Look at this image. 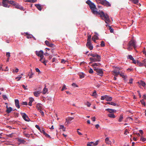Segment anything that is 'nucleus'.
Masks as SVG:
<instances>
[{"instance_id": "obj_1", "label": "nucleus", "mask_w": 146, "mask_h": 146, "mask_svg": "<svg viewBox=\"0 0 146 146\" xmlns=\"http://www.w3.org/2000/svg\"><path fill=\"white\" fill-rule=\"evenodd\" d=\"M86 3L89 6L93 14H98L100 15L101 17H104L106 23L107 24L111 22V21L110 19L109 16L107 14H105L104 12L102 11H100V12L98 11L96 5L90 0H88L86 1Z\"/></svg>"}, {"instance_id": "obj_2", "label": "nucleus", "mask_w": 146, "mask_h": 146, "mask_svg": "<svg viewBox=\"0 0 146 146\" xmlns=\"http://www.w3.org/2000/svg\"><path fill=\"white\" fill-rule=\"evenodd\" d=\"M101 56L99 55H97L96 57L90 58V60L91 62H99L100 61Z\"/></svg>"}, {"instance_id": "obj_3", "label": "nucleus", "mask_w": 146, "mask_h": 146, "mask_svg": "<svg viewBox=\"0 0 146 146\" xmlns=\"http://www.w3.org/2000/svg\"><path fill=\"white\" fill-rule=\"evenodd\" d=\"M94 70L98 73V74L102 76L103 75V72L102 69H99L96 67H94Z\"/></svg>"}, {"instance_id": "obj_4", "label": "nucleus", "mask_w": 146, "mask_h": 146, "mask_svg": "<svg viewBox=\"0 0 146 146\" xmlns=\"http://www.w3.org/2000/svg\"><path fill=\"white\" fill-rule=\"evenodd\" d=\"M128 44L132 46L135 49L136 47V41L133 40H132L129 41Z\"/></svg>"}, {"instance_id": "obj_5", "label": "nucleus", "mask_w": 146, "mask_h": 146, "mask_svg": "<svg viewBox=\"0 0 146 146\" xmlns=\"http://www.w3.org/2000/svg\"><path fill=\"white\" fill-rule=\"evenodd\" d=\"M36 54L38 56L40 57V58H43V52L42 50H40L39 51H36Z\"/></svg>"}, {"instance_id": "obj_6", "label": "nucleus", "mask_w": 146, "mask_h": 146, "mask_svg": "<svg viewBox=\"0 0 146 146\" xmlns=\"http://www.w3.org/2000/svg\"><path fill=\"white\" fill-rule=\"evenodd\" d=\"M21 114L22 115L23 118L25 120L27 121H30V119L26 113H21Z\"/></svg>"}, {"instance_id": "obj_7", "label": "nucleus", "mask_w": 146, "mask_h": 146, "mask_svg": "<svg viewBox=\"0 0 146 146\" xmlns=\"http://www.w3.org/2000/svg\"><path fill=\"white\" fill-rule=\"evenodd\" d=\"M121 70V68H117V70H115L112 71V72L115 74L113 75L115 76H117L120 74L119 70Z\"/></svg>"}, {"instance_id": "obj_8", "label": "nucleus", "mask_w": 146, "mask_h": 146, "mask_svg": "<svg viewBox=\"0 0 146 146\" xmlns=\"http://www.w3.org/2000/svg\"><path fill=\"white\" fill-rule=\"evenodd\" d=\"M86 46L91 50L93 49V46L92 44L90 41L87 42L86 44Z\"/></svg>"}, {"instance_id": "obj_9", "label": "nucleus", "mask_w": 146, "mask_h": 146, "mask_svg": "<svg viewBox=\"0 0 146 146\" xmlns=\"http://www.w3.org/2000/svg\"><path fill=\"white\" fill-rule=\"evenodd\" d=\"M96 1L99 3H100L101 4L105 5L106 3V0H95Z\"/></svg>"}, {"instance_id": "obj_10", "label": "nucleus", "mask_w": 146, "mask_h": 146, "mask_svg": "<svg viewBox=\"0 0 146 146\" xmlns=\"http://www.w3.org/2000/svg\"><path fill=\"white\" fill-rule=\"evenodd\" d=\"M6 0H3L2 5L3 7H9L10 5L8 6L7 3L6 2Z\"/></svg>"}, {"instance_id": "obj_11", "label": "nucleus", "mask_w": 146, "mask_h": 146, "mask_svg": "<svg viewBox=\"0 0 146 146\" xmlns=\"http://www.w3.org/2000/svg\"><path fill=\"white\" fill-rule=\"evenodd\" d=\"M15 104L16 106L19 109L20 108V106L19 104V102L18 99H16L15 100Z\"/></svg>"}, {"instance_id": "obj_12", "label": "nucleus", "mask_w": 146, "mask_h": 146, "mask_svg": "<svg viewBox=\"0 0 146 146\" xmlns=\"http://www.w3.org/2000/svg\"><path fill=\"white\" fill-rule=\"evenodd\" d=\"M45 43L46 45L50 47H52L53 46L54 44L51 43H50L48 40H46L45 41Z\"/></svg>"}, {"instance_id": "obj_13", "label": "nucleus", "mask_w": 146, "mask_h": 146, "mask_svg": "<svg viewBox=\"0 0 146 146\" xmlns=\"http://www.w3.org/2000/svg\"><path fill=\"white\" fill-rule=\"evenodd\" d=\"M39 61L41 62L44 64L45 65H46V63L47 62V61L45 60V58H40L39 60Z\"/></svg>"}, {"instance_id": "obj_14", "label": "nucleus", "mask_w": 146, "mask_h": 146, "mask_svg": "<svg viewBox=\"0 0 146 146\" xmlns=\"http://www.w3.org/2000/svg\"><path fill=\"white\" fill-rule=\"evenodd\" d=\"M39 61L41 62L44 64L45 65H46V63L47 62V61L45 60V58H40L39 60Z\"/></svg>"}, {"instance_id": "obj_15", "label": "nucleus", "mask_w": 146, "mask_h": 146, "mask_svg": "<svg viewBox=\"0 0 146 146\" xmlns=\"http://www.w3.org/2000/svg\"><path fill=\"white\" fill-rule=\"evenodd\" d=\"M39 61L41 62L44 64L45 65H46V63L47 62V61L45 60V58H40L39 60Z\"/></svg>"}, {"instance_id": "obj_16", "label": "nucleus", "mask_w": 146, "mask_h": 146, "mask_svg": "<svg viewBox=\"0 0 146 146\" xmlns=\"http://www.w3.org/2000/svg\"><path fill=\"white\" fill-rule=\"evenodd\" d=\"M39 61L41 62L44 64L45 65H46V63L47 62V61L45 60V58H40L39 60Z\"/></svg>"}, {"instance_id": "obj_17", "label": "nucleus", "mask_w": 146, "mask_h": 146, "mask_svg": "<svg viewBox=\"0 0 146 146\" xmlns=\"http://www.w3.org/2000/svg\"><path fill=\"white\" fill-rule=\"evenodd\" d=\"M7 110L6 111V112L9 113H10L12 111V108L11 107H8L7 106H6Z\"/></svg>"}, {"instance_id": "obj_18", "label": "nucleus", "mask_w": 146, "mask_h": 146, "mask_svg": "<svg viewBox=\"0 0 146 146\" xmlns=\"http://www.w3.org/2000/svg\"><path fill=\"white\" fill-rule=\"evenodd\" d=\"M106 111H108L110 113H113L115 112L116 111L113 109L108 108L106 109Z\"/></svg>"}, {"instance_id": "obj_19", "label": "nucleus", "mask_w": 146, "mask_h": 146, "mask_svg": "<svg viewBox=\"0 0 146 146\" xmlns=\"http://www.w3.org/2000/svg\"><path fill=\"white\" fill-rule=\"evenodd\" d=\"M137 83L139 85H141L143 87L145 86L146 85L145 82L141 80L140 81V82H138Z\"/></svg>"}, {"instance_id": "obj_20", "label": "nucleus", "mask_w": 146, "mask_h": 146, "mask_svg": "<svg viewBox=\"0 0 146 146\" xmlns=\"http://www.w3.org/2000/svg\"><path fill=\"white\" fill-rule=\"evenodd\" d=\"M29 103L28 105L29 106H32V102H33L34 101V99L32 98H29Z\"/></svg>"}, {"instance_id": "obj_21", "label": "nucleus", "mask_w": 146, "mask_h": 146, "mask_svg": "<svg viewBox=\"0 0 146 146\" xmlns=\"http://www.w3.org/2000/svg\"><path fill=\"white\" fill-rule=\"evenodd\" d=\"M74 118V117H68V118L66 119V122H67L68 123H70L71 120H72Z\"/></svg>"}, {"instance_id": "obj_22", "label": "nucleus", "mask_w": 146, "mask_h": 146, "mask_svg": "<svg viewBox=\"0 0 146 146\" xmlns=\"http://www.w3.org/2000/svg\"><path fill=\"white\" fill-rule=\"evenodd\" d=\"M36 7L37 8V9L39 11H41L42 10V8L40 4H36L35 5Z\"/></svg>"}, {"instance_id": "obj_23", "label": "nucleus", "mask_w": 146, "mask_h": 146, "mask_svg": "<svg viewBox=\"0 0 146 146\" xmlns=\"http://www.w3.org/2000/svg\"><path fill=\"white\" fill-rule=\"evenodd\" d=\"M48 91V90L46 88V86L45 85V87L43 89V91L42 92V93L43 94H45Z\"/></svg>"}, {"instance_id": "obj_24", "label": "nucleus", "mask_w": 146, "mask_h": 146, "mask_svg": "<svg viewBox=\"0 0 146 146\" xmlns=\"http://www.w3.org/2000/svg\"><path fill=\"white\" fill-rule=\"evenodd\" d=\"M98 34L96 33L95 35L93 36L92 38V39H94L95 40H98L99 38L98 36Z\"/></svg>"}, {"instance_id": "obj_25", "label": "nucleus", "mask_w": 146, "mask_h": 146, "mask_svg": "<svg viewBox=\"0 0 146 146\" xmlns=\"http://www.w3.org/2000/svg\"><path fill=\"white\" fill-rule=\"evenodd\" d=\"M34 95L36 97H38L39 95L40 92L39 91H35L33 92Z\"/></svg>"}, {"instance_id": "obj_26", "label": "nucleus", "mask_w": 146, "mask_h": 146, "mask_svg": "<svg viewBox=\"0 0 146 146\" xmlns=\"http://www.w3.org/2000/svg\"><path fill=\"white\" fill-rule=\"evenodd\" d=\"M106 100L107 101H110L112 100V98L111 97H110L107 95H106Z\"/></svg>"}, {"instance_id": "obj_27", "label": "nucleus", "mask_w": 146, "mask_h": 146, "mask_svg": "<svg viewBox=\"0 0 146 146\" xmlns=\"http://www.w3.org/2000/svg\"><path fill=\"white\" fill-rule=\"evenodd\" d=\"M106 143L108 144H111V141H109V138L108 137H107L105 139Z\"/></svg>"}, {"instance_id": "obj_28", "label": "nucleus", "mask_w": 146, "mask_h": 146, "mask_svg": "<svg viewBox=\"0 0 146 146\" xmlns=\"http://www.w3.org/2000/svg\"><path fill=\"white\" fill-rule=\"evenodd\" d=\"M108 116L111 118H114L115 117V116L113 114L109 113Z\"/></svg>"}, {"instance_id": "obj_29", "label": "nucleus", "mask_w": 146, "mask_h": 146, "mask_svg": "<svg viewBox=\"0 0 146 146\" xmlns=\"http://www.w3.org/2000/svg\"><path fill=\"white\" fill-rule=\"evenodd\" d=\"M42 107V104H40L38 103L37 104L36 107L38 109H40Z\"/></svg>"}, {"instance_id": "obj_30", "label": "nucleus", "mask_w": 146, "mask_h": 146, "mask_svg": "<svg viewBox=\"0 0 146 146\" xmlns=\"http://www.w3.org/2000/svg\"><path fill=\"white\" fill-rule=\"evenodd\" d=\"M127 46H128V47L127 48V49L128 50L130 51L133 49V48L132 47V46L129 45L128 44H127Z\"/></svg>"}, {"instance_id": "obj_31", "label": "nucleus", "mask_w": 146, "mask_h": 146, "mask_svg": "<svg viewBox=\"0 0 146 146\" xmlns=\"http://www.w3.org/2000/svg\"><path fill=\"white\" fill-rule=\"evenodd\" d=\"M123 119V115H121L119 117V118L118 120L120 122H121Z\"/></svg>"}, {"instance_id": "obj_32", "label": "nucleus", "mask_w": 146, "mask_h": 146, "mask_svg": "<svg viewBox=\"0 0 146 146\" xmlns=\"http://www.w3.org/2000/svg\"><path fill=\"white\" fill-rule=\"evenodd\" d=\"M137 64L139 66H143V64L144 63H141L140 62H139V61L138 60H137Z\"/></svg>"}, {"instance_id": "obj_33", "label": "nucleus", "mask_w": 146, "mask_h": 146, "mask_svg": "<svg viewBox=\"0 0 146 146\" xmlns=\"http://www.w3.org/2000/svg\"><path fill=\"white\" fill-rule=\"evenodd\" d=\"M66 128L63 125H60V129H62L64 131H65Z\"/></svg>"}, {"instance_id": "obj_34", "label": "nucleus", "mask_w": 146, "mask_h": 146, "mask_svg": "<svg viewBox=\"0 0 146 146\" xmlns=\"http://www.w3.org/2000/svg\"><path fill=\"white\" fill-rule=\"evenodd\" d=\"M14 6H15V7L18 9H19V7L20 6L19 5L18 3H14Z\"/></svg>"}, {"instance_id": "obj_35", "label": "nucleus", "mask_w": 146, "mask_h": 146, "mask_svg": "<svg viewBox=\"0 0 146 146\" xmlns=\"http://www.w3.org/2000/svg\"><path fill=\"white\" fill-rule=\"evenodd\" d=\"M37 0H26V2L30 3H35L36 1Z\"/></svg>"}, {"instance_id": "obj_36", "label": "nucleus", "mask_w": 146, "mask_h": 146, "mask_svg": "<svg viewBox=\"0 0 146 146\" xmlns=\"http://www.w3.org/2000/svg\"><path fill=\"white\" fill-rule=\"evenodd\" d=\"M127 59H129L132 60H133V59H134L133 56L130 55H128V56H127Z\"/></svg>"}, {"instance_id": "obj_37", "label": "nucleus", "mask_w": 146, "mask_h": 146, "mask_svg": "<svg viewBox=\"0 0 146 146\" xmlns=\"http://www.w3.org/2000/svg\"><path fill=\"white\" fill-rule=\"evenodd\" d=\"M106 103L107 104L111 105L114 106H115L116 105V104L113 102H107Z\"/></svg>"}, {"instance_id": "obj_38", "label": "nucleus", "mask_w": 146, "mask_h": 146, "mask_svg": "<svg viewBox=\"0 0 146 146\" xmlns=\"http://www.w3.org/2000/svg\"><path fill=\"white\" fill-rule=\"evenodd\" d=\"M88 55H90L91 56H92L94 57H96L97 55H98V54H93L92 53H90Z\"/></svg>"}, {"instance_id": "obj_39", "label": "nucleus", "mask_w": 146, "mask_h": 146, "mask_svg": "<svg viewBox=\"0 0 146 146\" xmlns=\"http://www.w3.org/2000/svg\"><path fill=\"white\" fill-rule=\"evenodd\" d=\"M111 4L108 1H106L105 6H106L107 7H110L111 6Z\"/></svg>"}, {"instance_id": "obj_40", "label": "nucleus", "mask_w": 146, "mask_h": 146, "mask_svg": "<svg viewBox=\"0 0 146 146\" xmlns=\"http://www.w3.org/2000/svg\"><path fill=\"white\" fill-rule=\"evenodd\" d=\"M85 105H86L87 106L90 107L91 105L90 103L88 102H86L84 103Z\"/></svg>"}, {"instance_id": "obj_41", "label": "nucleus", "mask_w": 146, "mask_h": 146, "mask_svg": "<svg viewBox=\"0 0 146 146\" xmlns=\"http://www.w3.org/2000/svg\"><path fill=\"white\" fill-rule=\"evenodd\" d=\"M100 64L99 63H94L92 64V66L94 67L95 66H100Z\"/></svg>"}, {"instance_id": "obj_42", "label": "nucleus", "mask_w": 146, "mask_h": 146, "mask_svg": "<svg viewBox=\"0 0 146 146\" xmlns=\"http://www.w3.org/2000/svg\"><path fill=\"white\" fill-rule=\"evenodd\" d=\"M131 1L134 4H137L139 0H131Z\"/></svg>"}, {"instance_id": "obj_43", "label": "nucleus", "mask_w": 146, "mask_h": 146, "mask_svg": "<svg viewBox=\"0 0 146 146\" xmlns=\"http://www.w3.org/2000/svg\"><path fill=\"white\" fill-rule=\"evenodd\" d=\"M96 95H97V94H96V91L95 90H94L92 93V96H94L95 97H96Z\"/></svg>"}, {"instance_id": "obj_44", "label": "nucleus", "mask_w": 146, "mask_h": 146, "mask_svg": "<svg viewBox=\"0 0 146 146\" xmlns=\"http://www.w3.org/2000/svg\"><path fill=\"white\" fill-rule=\"evenodd\" d=\"M109 30H110V32L111 33H113V29L112 28L111 26H109Z\"/></svg>"}, {"instance_id": "obj_45", "label": "nucleus", "mask_w": 146, "mask_h": 146, "mask_svg": "<svg viewBox=\"0 0 146 146\" xmlns=\"http://www.w3.org/2000/svg\"><path fill=\"white\" fill-rule=\"evenodd\" d=\"M8 3L10 4L13 5H14V3H15L14 1H8Z\"/></svg>"}, {"instance_id": "obj_46", "label": "nucleus", "mask_w": 146, "mask_h": 146, "mask_svg": "<svg viewBox=\"0 0 146 146\" xmlns=\"http://www.w3.org/2000/svg\"><path fill=\"white\" fill-rule=\"evenodd\" d=\"M101 46L102 47H104L105 46V43L104 41H102L100 44Z\"/></svg>"}, {"instance_id": "obj_47", "label": "nucleus", "mask_w": 146, "mask_h": 146, "mask_svg": "<svg viewBox=\"0 0 146 146\" xmlns=\"http://www.w3.org/2000/svg\"><path fill=\"white\" fill-rule=\"evenodd\" d=\"M146 139L144 138L143 137H141L140 138V140L142 141L143 142H144L146 141Z\"/></svg>"}, {"instance_id": "obj_48", "label": "nucleus", "mask_w": 146, "mask_h": 146, "mask_svg": "<svg viewBox=\"0 0 146 146\" xmlns=\"http://www.w3.org/2000/svg\"><path fill=\"white\" fill-rule=\"evenodd\" d=\"M18 141L20 142L21 143H24L25 142V141L23 139H18Z\"/></svg>"}, {"instance_id": "obj_49", "label": "nucleus", "mask_w": 146, "mask_h": 146, "mask_svg": "<svg viewBox=\"0 0 146 146\" xmlns=\"http://www.w3.org/2000/svg\"><path fill=\"white\" fill-rule=\"evenodd\" d=\"M140 102L141 103V104L143 105H144L145 106V102H144L143 100H142L140 101Z\"/></svg>"}, {"instance_id": "obj_50", "label": "nucleus", "mask_w": 146, "mask_h": 146, "mask_svg": "<svg viewBox=\"0 0 146 146\" xmlns=\"http://www.w3.org/2000/svg\"><path fill=\"white\" fill-rule=\"evenodd\" d=\"M4 100H6L7 99V97L5 95H3L2 96Z\"/></svg>"}, {"instance_id": "obj_51", "label": "nucleus", "mask_w": 146, "mask_h": 146, "mask_svg": "<svg viewBox=\"0 0 146 146\" xmlns=\"http://www.w3.org/2000/svg\"><path fill=\"white\" fill-rule=\"evenodd\" d=\"M91 37V36L90 35L88 36L87 39L88 42L90 41Z\"/></svg>"}, {"instance_id": "obj_52", "label": "nucleus", "mask_w": 146, "mask_h": 146, "mask_svg": "<svg viewBox=\"0 0 146 146\" xmlns=\"http://www.w3.org/2000/svg\"><path fill=\"white\" fill-rule=\"evenodd\" d=\"M6 56L8 57H10V54L9 52H7L6 54Z\"/></svg>"}, {"instance_id": "obj_53", "label": "nucleus", "mask_w": 146, "mask_h": 146, "mask_svg": "<svg viewBox=\"0 0 146 146\" xmlns=\"http://www.w3.org/2000/svg\"><path fill=\"white\" fill-rule=\"evenodd\" d=\"M31 73L29 75V78H31L32 77V76L34 74L32 72V70H31Z\"/></svg>"}, {"instance_id": "obj_54", "label": "nucleus", "mask_w": 146, "mask_h": 146, "mask_svg": "<svg viewBox=\"0 0 146 146\" xmlns=\"http://www.w3.org/2000/svg\"><path fill=\"white\" fill-rule=\"evenodd\" d=\"M119 75L121 77H122L123 78L125 79L126 78L125 76L122 74H119Z\"/></svg>"}, {"instance_id": "obj_55", "label": "nucleus", "mask_w": 146, "mask_h": 146, "mask_svg": "<svg viewBox=\"0 0 146 146\" xmlns=\"http://www.w3.org/2000/svg\"><path fill=\"white\" fill-rule=\"evenodd\" d=\"M106 95H105L104 96H102L101 98V99L102 100H104L105 99H106Z\"/></svg>"}, {"instance_id": "obj_56", "label": "nucleus", "mask_w": 146, "mask_h": 146, "mask_svg": "<svg viewBox=\"0 0 146 146\" xmlns=\"http://www.w3.org/2000/svg\"><path fill=\"white\" fill-rule=\"evenodd\" d=\"M89 72L90 74L93 73V71L92 69L90 68L89 70Z\"/></svg>"}, {"instance_id": "obj_57", "label": "nucleus", "mask_w": 146, "mask_h": 146, "mask_svg": "<svg viewBox=\"0 0 146 146\" xmlns=\"http://www.w3.org/2000/svg\"><path fill=\"white\" fill-rule=\"evenodd\" d=\"M35 127L37 128L38 130H39L40 131L41 130V129L39 127V126L38 125H36Z\"/></svg>"}, {"instance_id": "obj_58", "label": "nucleus", "mask_w": 146, "mask_h": 146, "mask_svg": "<svg viewBox=\"0 0 146 146\" xmlns=\"http://www.w3.org/2000/svg\"><path fill=\"white\" fill-rule=\"evenodd\" d=\"M22 76H19V77H16L15 78L16 79H18V80H17V81H19L20 80V79L21 78Z\"/></svg>"}, {"instance_id": "obj_59", "label": "nucleus", "mask_w": 146, "mask_h": 146, "mask_svg": "<svg viewBox=\"0 0 146 146\" xmlns=\"http://www.w3.org/2000/svg\"><path fill=\"white\" fill-rule=\"evenodd\" d=\"M40 131L41 133H43L44 135L46 133L44 130L43 129H42V130L41 129V130Z\"/></svg>"}, {"instance_id": "obj_60", "label": "nucleus", "mask_w": 146, "mask_h": 146, "mask_svg": "<svg viewBox=\"0 0 146 146\" xmlns=\"http://www.w3.org/2000/svg\"><path fill=\"white\" fill-rule=\"evenodd\" d=\"M129 133L127 129H125V131L124 134L125 135H127V133Z\"/></svg>"}, {"instance_id": "obj_61", "label": "nucleus", "mask_w": 146, "mask_h": 146, "mask_svg": "<svg viewBox=\"0 0 146 146\" xmlns=\"http://www.w3.org/2000/svg\"><path fill=\"white\" fill-rule=\"evenodd\" d=\"M98 141H97L95 143H94V145H94V146H95L97 145L98 144Z\"/></svg>"}, {"instance_id": "obj_62", "label": "nucleus", "mask_w": 146, "mask_h": 146, "mask_svg": "<svg viewBox=\"0 0 146 146\" xmlns=\"http://www.w3.org/2000/svg\"><path fill=\"white\" fill-rule=\"evenodd\" d=\"M32 37V35H29L28 36H27V37L28 38H31Z\"/></svg>"}, {"instance_id": "obj_63", "label": "nucleus", "mask_w": 146, "mask_h": 146, "mask_svg": "<svg viewBox=\"0 0 146 146\" xmlns=\"http://www.w3.org/2000/svg\"><path fill=\"white\" fill-rule=\"evenodd\" d=\"M65 89H66V86L65 85H64L63 86L62 89L61 90L62 91H63Z\"/></svg>"}, {"instance_id": "obj_64", "label": "nucleus", "mask_w": 146, "mask_h": 146, "mask_svg": "<svg viewBox=\"0 0 146 146\" xmlns=\"http://www.w3.org/2000/svg\"><path fill=\"white\" fill-rule=\"evenodd\" d=\"M87 146H93V145L92 144H91L89 142L87 144Z\"/></svg>"}]
</instances>
